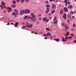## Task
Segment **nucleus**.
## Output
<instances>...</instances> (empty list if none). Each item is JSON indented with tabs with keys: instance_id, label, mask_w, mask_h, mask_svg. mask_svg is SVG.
Returning a JSON list of instances; mask_svg holds the SVG:
<instances>
[{
	"instance_id": "obj_34",
	"label": "nucleus",
	"mask_w": 76,
	"mask_h": 76,
	"mask_svg": "<svg viewBox=\"0 0 76 76\" xmlns=\"http://www.w3.org/2000/svg\"><path fill=\"white\" fill-rule=\"evenodd\" d=\"M46 7H50V6L49 5H46Z\"/></svg>"
},
{
	"instance_id": "obj_7",
	"label": "nucleus",
	"mask_w": 76,
	"mask_h": 76,
	"mask_svg": "<svg viewBox=\"0 0 76 76\" xmlns=\"http://www.w3.org/2000/svg\"><path fill=\"white\" fill-rule=\"evenodd\" d=\"M50 10V8H46V10L45 11V13H48L49 12Z\"/></svg>"
},
{
	"instance_id": "obj_54",
	"label": "nucleus",
	"mask_w": 76,
	"mask_h": 76,
	"mask_svg": "<svg viewBox=\"0 0 76 76\" xmlns=\"http://www.w3.org/2000/svg\"><path fill=\"white\" fill-rule=\"evenodd\" d=\"M47 38H48L47 37L44 38V39H47Z\"/></svg>"
},
{
	"instance_id": "obj_60",
	"label": "nucleus",
	"mask_w": 76,
	"mask_h": 76,
	"mask_svg": "<svg viewBox=\"0 0 76 76\" xmlns=\"http://www.w3.org/2000/svg\"><path fill=\"white\" fill-rule=\"evenodd\" d=\"M34 34H36V35H37V33H35V32H34Z\"/></svg>"
},
{
	"instance_id": "obj_19",
	"label": "nucleus",
	"mask_w": 76,
	"mask_h": 76,
	"mask_svg": "<svg viewBox=\"0 0 76 76\" xmlns=\"http://www.w3.org/2000/svg\"><path fill=\"white\" fill-rule=\"evenodd\" d=\"M62 41H67V39H64L63 37H62Z\"/></svg>"
},
{
	"instance_id": "obj_52",
	"label": "nucleus",
	"mask_w": 76,
	"mask_h": 76,
	"mask_svg": "<svg viewBox=\"0 0 76 76\" xmlns=\"http://www.w3.org/2000/svg\"><path fill=\"white\" fill-rule=\"evenodd\" d=\"M72 19H75V16H72Z\"/></svg>"
},
{
	"instance_id": "obj_15",
	"label": "nucleus",
	"mask_w": 76,
	"mask_h": 76,
	"mask_svg": "<svg viewBox=\"0 0 76 76\" xmlns=\"http://www.w3.org/2000/svg\"><path fill=\"white\" fill-rule=\"evenodd\" d=\"M69 31H67L66 32V34L65 35V37L66 36H69Z\"/></svg>"
},
{
	"instance_id": "obj_63",
	"label": "nucleus",
	"mask_w": 76,
	"mask_h": 76,
	"mask_svg": "<svg viewBox=\"0 0 76 76\" xmlns=\"http://www.w3.org/2000/svg\"><path fill=\"white\" fill-rule=\"evenodd\" d=\"M52 38H53V37H50V39H52Z\"/></svg>"
},
{
	"instance_id": "obj_42",
	"label": "nucleus",
	"mask_w": 76,
	"mask_h": 76,
	"mask_svg": "<svg viewBox=\"0 0 76 76\" xmlns=\"http://www.w3.org/2000/svg\"><path fill=\"white\" fill-rule=\"evenodd\" d=\"M4 13H6V10H4Z\"/></svg>"
},
{
	"instance_id": "obj_50",
	"label": "nucleus",
	"mask_w": 76,
	"mask_h": 76,
	"mask_svg": "<svg viewBox=\"0 0 76 76\" xmlns=\"http://www.w3.org/2000/svg\"><path fill=\"white\" fill-rule=\"evenodd\" d=\"M74 30L75 29H74L73 28L72 29V31H74Z\"/></svg>"
},
{
	"instance_id": "obj_44",
	"label": "nucleus",
	"mask_w": 76,
	"mask_h": 76,
	"mask_svg": "<svg viewBox=\"0 0 76 76\" xmlns=\"http://www.w3.org/2000/svg\"><path fill=\"white\" fill-rule=\"evenodd\" d=\"M46 3H48L49 2H48V1H46Z\"/></svg>"
},
{
	"instance_id": "obj_35",
	"label": "nucleus",
	"mask_w": 76,
	"mask_h": 76,
	"mask_svg": "<svg viewBox=\"0 0 76 76\" xmlns=\"http://www.w3.org/2000/svg\"><path fill=\"white\" fill-rule=\"evenodd\" d=\"M14 11H15V12H18V10H17L16 9H15L14 10Z\"/></svg>"
},
{
	"instance_id": "obj_32",
	"label": "nucleus",
	"mask_w": 76,
	"mask_h": 76,
	"mask_svg": "<svg viewBox=\"0 0 76 76\" xmlns=\"http://www.w3.org/2000/svg\"><path fill=\"white\" fill-rule=\"evenodd\" d=\"M46 30H47V31H50V28H46Z\"/></svg>"
},
{
	"instance_id": "obj_21",
	"label": "nucleus",
	"mask_w": 76,
	"mask_h": 76,
	"mask_svg": "<svg viewBox=\"0 0 76 76\" xmlns=\"http://www.w3.org/2000/svg\"><path fill=\"white\" fill-rule=\"evenodd\" d=\"M32 26H33V25L31 24V25H29L28 28H32Z\"/></svg>"
},
{
	"instance_id": "obj_33",
	"label": "nucleus",
	"mask_w": 76,
	"mask_h": 76,
	"mask_svg": "<svg viewBox=\"0 0 76 76\" xmlns=\"http://www.w3.org/2000/svg\"><path fill=\"white\" fill-rule=\"evenodd\" d=\"M54 12H55V10H54L53 11H52L51 13H52V14H53V13H54Z\"/></svg>"
},
{
	"instance_id": "obj_13",
	"label": "nucleus",
	"mask_w": 76,
	"mask_h": 76,
	"mask_svg": "<svg viewBox=\"0 0 76 76\" xmlns=\"http://www.w3.org/2000/svg\"><path fill=\"white\" fill-rule=\"evenodd\" d=\"M67 8L68 9H73V6L72 5H69Z\"/></svg>"
},
{
	"instance_id": "obj_58",
	"label": "nucleus",
	"mask_w": 76,
	"mask_h": 76,
	"mask_svg": "<svg viewBox=\"0 0 76 76\" xmlns=\"http://www.w3.org/2000/svg\"><path fill=\"white\" fill-rule=\"evenodd\" d=\"M39 16H41V14H39Z\"/></svg>"
},
{
	"instance_id": "obj_16",
	"label": "nucleus",
	"mask_w": 76,
	"mask_h": 76,
	"mask_svg": "<svg viewBox=\"0 0 76 76\" xmlns=\"http://www.w3.org/2000/svg\"><path fill=\"white\" fill-rule=\"evenodd\" d=\"M26 26H27V28H29V23L28 22H26Z\"/></svg>"
},
{
	"instance_id": "obj_1",
	"label": "nucleus",
	"mask_w": 76,
	"mask_h": 76,
	"mask_svg": "<svg viewBox=\"0 0 76 76\" xmlns=\"http://www.w3.org/2000/svg\"><path fill=\"white\" fill-rule=\"evenodd\" d=\"M30 15L31 16V20L33 21V22H36V20H37L35 19V18H36V15L34 13V12H31Z\"/></svg>"
},
{
	"instance_id": "obj_43",
	"label": "nucleus",
	"mask_w": 76,
	"mask_h": 76,
	"mask_svg": "<svg viewBox=\"0 0 76 76\" xmlns=\"http://www.w3.org/2000/svg\"><path fill=\"white\" fill-rule=\"evenodd\" d=\"M67 22H68V23H70V20H68Z\"/></svg>"
},
{
	"instance_id": "obj_14",
	"label": "nucleus",
	"mask_w": 76,
	"mask_h": 76,
	"mask_svg": "<svg viewBox=\"0 0 76 76\" xmlns=\"http://www.w3.org/2000/svg\"><path fill=\"white\" fill-rule=\"evenodd\" d=\"M19 23L18 22H16L15 24H14V26L15 27H18V25Z\"/></svg>"
},
{
	"instance_id": "obj_41",
	"label": "nucleus",
	"mask_w": 76,
	"mask_h": 76,
	"mask_svg": "<svg viewBox=\"0 0 76 76\" xmlns=\"http://www.w3.org/2000/svg\"><path fill=\"white\" fill-rule=\"evenodd\" d=\"M70 35H71L72 37H74V35H73V34H71Z\"/></svg>"
},
{
	"instance_id": "obj_55",
	"label": "nucleus",
	"mask_w": 76,
	"mask_h": 76,
	"mask_svg": "<svg viewBox=\"0 0 76 76\" xmlns=\"http://www.w3.org/2000/svg\"><path fill=\"white\" fill-rule=\"evenodd\" d=\"M74 42H75L76 44V40H75Z\"/></svg>"
},
{
	"instance_id": "obj_57",
	"label": "nucleus",
	"mask_w": 76,
	"mask_h": 76,
	"mask_svg": "<svg viewBox=\"0 0 76 76\" xmlns=\"http://www.w3.org/2000/svg\"><path fill=\"white\" fill-rule=\"evenodd\" d=\"M31 19V17H28V19Z\"/></svg>"
},
{
	"instance_id": "obj_8",
	"label": "nucleus",
	"mask_w": 76,
	"mask_h": 76,
	"mask_svg": "<svg viewBox=\"0 0 76 76\" xmlns=\"http://www.w3.org/2000/svg\"><path fill=\"white\" fill-rule=\"evenodd\" d=\"M65 39H66V40H67V39H72V37H68L67 36H66L65 37Z\"/></svg>"
},
{
	"instance_id": "obj_23",
	"label": "nucleus",
	"mask_w": 76,
	"mask_h": 76,
	"mask_svg": "<svg viewBox=\"0 0 76 76\" xmlns=\"http://www.w3.org/2000/svg\"><path fill=\"white\" fill-rule=\"evenodd\" d=\"M63 10H61L60 11V15L61 14H63Z\"/></svg>"
},
{
	"instance_id": "obj_29",
	"label": "nucleus",
	"mask_w": 76,
	"mask_h": 76,
	"mask_svg": "<svg viewBox=\"0 0 76 76\" xmlns=\"http://www.w3.org/2000/svg\"><path fill=\"white\" fill-rule=\"evenodd\" d=\"M13 4H16V1H15V0L13 1Z\"/></svg>"
},
{
	"instance_id": "obj_31",
	"label": "nucleus",
	"mask_w": 76,
	"mask_h": 76,
	"mask_svg": "<svg viewBox=\"0 0 76 76\" xmlns=\"http://www.w3.org/2000/svg\"><path fill=\"white\" fill-rule=\"evenodd\" d=\"M56 19H57V17H55L54 19V21L56 20Z\"/></svg>"
},
{
	"instance_id": "obj_48",
	"label": "nucleus",
	"mask_w": 76,
	"mask_h": 76,
	"mask_svg": "<svg viewBox=\"0 0 76 76\" xmlns=\"http://www.w3.org/2000/svg\"><path fill=\"white\" fill-rule=\"evenodd\" d=\"M61 25H62V26H64V23H62Z\"/></svg>"
},
{
	"instance_id": "obj_37",
	"label": "nucleus",
	"mask_w": 76,
	"mask_h": 76,
	"mask_svg": "<svg viewBox=\"0 0 76 76\" xmlns=\"http://www.w3.org/2000/svg\"><path fill=\"white\" fill-rule=\"evenodd\" d=\"M70 14H71V15H73V12L72 11H71L70 12Z\"/></svg>"
},
{
	"instance_id": "obj_11",
	"label": "nucleus",
	"mask_w": 76,
	"mask_h": 76,
	"mask_svg": "<svg viewBox=\"0 0 76 76\" xmlns=\"http://www.w3.org/2000/svg\"><path fill=\"white\" fill-rule=\"evenodd\" d=\"M25 13V11L23 10H21V12H20V15H23Z\"/></svg>"
},
{
	"instance_id": "obj_27",
	"label": "nucleus",
	"mask_w": 76,
	"mask_h": 76,
	"mask_svg": "<svg viewBox=\"0 0 76 76\" xmlns=\"http://www.w3.org/2000/svg\"><path fill=\"white\" fill-rule=\"evenodd\" d=\"M28 17V15L26 16L24 18V19H27Z\"/></svg>"
},
{
	"instance_id": "obj_56",
	"label": "nucleus",
	"mask_w": 76,
	"mask_h": 76,
	"mask_svg": "<svg viewBox=\"0 0 76 76\" xmlns=\"http://www.w3.org/2000/svg\"><path fill=\"white\" fill-rule=\"evenodd\" d=\"M65 6H67V3H66V4H65Z\"/></svg>"
},
{
	"instance_id": "obj_24",
	"label": "nucleus",
	"mask_w": 76,
	"mask_h": 76,
	"mask_svg": "<svg viewBox=\"0 0 76 76\" xmlns=\"http://www.w3.org/2000/svg\"><path fill=\"white\" fill-rule=\"evenodd\" d=\"M1 4H2V5H5V3H4V2L3 1H2L1 2Z\"/></svg>"
},
{
	"instance_id": "obj_47",
	"label": "nucleus",
	"mask_w": 76,
	"mask_h": 76,
	"mask_svg": "<svg viewBox=\"0 0 76 76\" xmlns=\"http://www.w3.org/2000/svg\"><path fill=\"white\" fill-rule=\"evenodd\" d=\"M53 0H49V1L50 2H51L52 1H53Z\"/></svg>"
},
{
	"instance_id": "obj_39",
	"label": "nucleus",
	"mask_w": 76,
	"mask_h": 76,
	"mask_svg": "<svg viewBox=\"0 0 76 76\" xmlns=\"http://www.w3.org/2000/svg\"><path fill=\"white\" fill-rule=\"evenodd\" d=\"M64 3H67V0H65Z\"/></svg>"
},
{
	"instance_id": "obj_38",
	"label": "nucleus",
	"mask_w": 76,
	"mask_h": 76,
	"mask_svg": "<svg viewBox=\"0 0 76 76\" xmlns=\"http://www.w3.org/2000/svg\"><path fill=\"white\" fill-rule=\"evenodd\" d=\"M10 25V23H9V22H8L7 24H6V25Z\"/></svg>"
},
{
	"instance_id": "obj_51",
	"label": "nucleus",
	"mask_w": 76,
	"mask_h": 76,
	"mask_svg": "<svg viewBox=\"0 0 76 76\" xmlns=\"http://www.w3.org/2000/svg\"><path fill=\"white\" fill-rule=\"evenodd\" d=\"M73 27H75V25L73 24Z\"/></svg>"
},
{
	"instance_id": "obj_6",
	"label": "nucleus",
	"mask_w": 76,
	"mask_h": 76,
	"mask_svg": "<svg viewBox=\"0 0 76 76\" xmlns=\"http://www.w3.org/2000/svg\"><path fill=\"white\" fill-rule=\"evenodd\" d=\"M0 7H1V9H3V8H4L5 9H6L7 7L3 5H0Z\"/></svg>"
},
{
	"instance_id": "obj_12",
	"label": "nucleus",
	"mask_w": 76,
	"mask_h": 76,
	"mask_svg": "<svg viewBox=\"0 0 76 76\" xmlns=\"http://www.w3.org/2000/svg\"><path fill=\"white\" fill-rule=\"evenodd\" d=\"M63 18H64L65 20H66L67 19V18H66V14H64L63 16Z\"/></svg>"
},
{
	"instance_id": "obj_28",
	"label": "nucleus",
	"mask_w": 76,
	"mask_h": 76,
	"mask_svg": "<svg viewBox=\"0 0 76 76\" xmlns=\"http://www.w3.org/2000/svg\"><path fill=\"white\" fill-rule=\"evenodd\" d=\"M21 3H24V1H25V0H20Z\"/></svg>"
},
{
	"instance_id": "obj_2",
	"label": "nucleus",
	"mask_w": 76,
	"mask_h": 76,
	"mask_svg": "<svg viewBox=\"0 0 76 76\" xmlns=\"http://www.w3.org/2000/svg\"><path fill=\"white\" fill-rule=\"evenodd\" d=\"M30 12H31V11L28 9H26L24 10V13L26 14H29Z\"/></svg>"
},
{
	"instance_id": "obj_5",
	"label": "nucleus",
	"mask_w": 76,
	"mask_h": 76,
	"mask_svg": "<svg viewBox=\"0 0 76 76\" xmlns=\"http://www.w3.org/2000/svg\"><path fill=\"white\" fill-rule=\"evenodd\" d=\"M7 9H8L7 10L8 12H12V8L10 7H7Z\"/></svg>"
},
{
	"instance_id": "obj_53",
	"label": "nucleus",
	"mask_w": 76,
	"mask_h": 76,
	"mask_svg": "<svg viewBox=\"0 0 76 76\" xmlns=\"http://www.w3.org/2000/svg\"><path fill=\"white\" fill-rule=\"evenodd\" d=\"M37 24H39V21H37Z\"/></svg>"
},
{
	"instance_id": "obj_61",
	"label": "nucleus",
	"mask_w": 76,
	"mask_h": 76,
	"mask_svg": "<svg viewBox=\"0 0 76 76\" xmlns=\"http://www.w3.org/2000/svg\"><path fill=\"white\" fill-rule=\"evenodd\" d=\"M53 2H55V0H53Z\"/></svg>"
},
{
	"instance_id": "obj_49",
	"label": "nucleus",
	"mask_w": 76,
	"mask_h": 76,
	"mask_svg": "<svg viewBox=\"0 0 76 76\" xmlns=\"http://www.w3.org/2000/svg\"><path fill=\"white\" fill-rule=\"evenodd\" d=\"M68 4H70V2H68Z\"/></svg>"
},
{
	"instance_id": "obj_26",
	"label": "nucleus",
	"mask_w": 76,
	"mask_h": 76,
	"mask_svg": "<svg viewBox=\"0 0 76 76\" xmlns=\"http://www.w3.org/2000/svg\"><path fill=\"white\" fill-rule=\"evenodd\" d=\"M57 23V20H56L54 23V24L56 25V23Z\"/></svg>"
},
{
	"instance_id": "obj_22",
	"label": "nucleus",
	"mask_w": 76,
	"mask_h": 76,
	"mask_svg": "<svg viewBox=\"0 0 76 76\" xmlns=\"http://www.w3.org/2000/svg\"><path fill=\"white\" fill-rule=\"evenodd\" d=\"M59 39H55V41H57V42H58V41H59Z\"/></svg>"
},
{
	"instance_id": "obj_9",
	"label": "nucleus",
	"mask_w": 76,
	"mask_h": 76,
	"mask_svg": "<svg viewBox=\"0 0 76 76\" xmlns=\"http://www.w3.org/2000/svg\"><path fill=\"white\" fill-rule=\"evenodd\" d=\"M65 29L66 31H67V29H69V27L65 25Z\"/></svg>"
},
{
	"instance_id": "obj_62",
	"label": "nucleus",
	"mask_w": 76,
	"mask_h": 76,
	"mask_svg": "<svg viewBox=\"0 0 76 76\" xmlns=\"http://www.w3.org/2000/svg\"><path fill=\"white\" fill-rule=\"evenodd\" d=\"M34 31H32V32H31V34H33V33H34Z\"/></svg>"
},
{
	"instance_id": "obj_18",
	"label": "nucleus",
	"mask_w": 76,
	"mask_h": 76,
	"mask_svg": "<svg viewBox=\"0 0 76 76\" xmlns=\"http://www.w3.org/2000/svg\"><path fill=\"white\" fill-rule=\"evenodd\" d=\"M47 19V18L46 17H44L43 18V22H45L46 20Z\"/></svg>"
},
{
	"instance_id": "obj_46",
	"label": "nucleus",
	"mask_w": 76,
	"mask_h": 76,
	"mask_svg": "<svg viewBox=\"0 0 76 76\" xmlns=\"http://www.w3.org/2000/svg\"><path fill=\"white\" fill-rule=\"evenodd\" d=\"M39 20H41V19H42V18H39Z\"/></svg>"
},
{
	"instance_id": "obj_4",
	"label": "nucleus",
	"mask_w": 76,
	"mask_h": 76,
	"mask_svg": "<svg viewBox=\"0 0 76 76\" xmlns=\"http://www.w3.org/2000/svg\"><path fill=\"white\" fill-rule=\"evenodd\" d=\"M12 15H14V16H15V17H17L16 15H18L19 14L18 13V12H13Z\"/></svg>"
},
{
	"instance_id": "obj_40",
	"label": "nucleus",
	"mask_w": 76,
	"mask_h": 76,
	"mask_svg": "<svg viewBox=\"0 0 76 76\" xmlns=\"http://www.w3.org/2000/svg\"><path fill=\"white\" fill-rule=\"evenodd\" d=\"M16 1L18 3H19V1H20V0H16Z\"/></svg>"
},
{
	"instance_id": "obj_10",
	"label": "nucleus",
	"mask_w": 76,
	"mask_h": 76,
	"mask_svg": "<svg viewBox=\"0 0 76 76\" xmlns=\"http://www.w3.org/2000/svg\"><path fill=\"white\" fill-rule=\"evenodd\" d=\"M64 12H68V9L66 7L64 8Z\"/></svg>"
},
{
	"instance_id": "obj_25",
	"label": "nucleus",
	"mask_w": 76,
	"mask_h": 76,
	"mask_svg": "<svg viewBox=\"0 0 76 76\" xmlns=\"http://www.w3.org/2000/svg\"><path fill=\"white\" fill-rule=\"evenodd\" d=\"M11 7H13V8H15V7H16V6L13 5H11Z\"/></svg>"
},
{
	"instance_id": "obj_36",
	"label": "nucleus",
	"mask_w": 76,
	"mask_h": 76,
	"mask_svg": "<svg viewBox=\"0 0 76 76\" xmlns=\"http://www.w3.org/2000/svg\"><path fill=\"white\" fill-rule=\"evenodd\" d=\"M29 0H26L25 2L26 3H28V2H29Z\"/></svg>"
},
{
	"instance_id": "obj_30",
	"label": "nucleus",
	"mask_w": 76,
	"mask_h": 76,
	"mask_svg": "<svg viewBox=\"0 0 76 76\" xmlns=\"http://www.w3.org/2000/svg\"><path fill=\"white\" fill-rule=\"evenodd\" d=\"M46 22H48L49 21V19H46Z\"/></svg>"
},
{
	"instance_id": "obj_17",
	"label": "nucleus",
	"mask_w": 76,
	"mask_h": 76,
	"mask_svg": "<svg viewBox=\"0 0 76 76\" xmlns=\"http://www.w3.org/2000/svg\"><path fill=\"white\" fill-rule=\"evenodd\" d=\"M52 8H53V9H55L56 8V5L55 4H53L52 5Z\"/></svg>"
},
{
	"instance_id": "obj_64",
	"label": "nucleus",
	"mask_w": 76,
	"mask_h": 76,
	"mask_svg": "<svg viewBox=\"0 0 76 76\" xmlns=\"http://www.w3.org/2000/svg\"><path fill=\"white\" fill-rule=\"evenodd\" d=\"M56 1L57 2V1H58V0H56Z\"/></svg>"
},
{
	"instance_id": "obj_45",
	"label": "nucleus",
	"mask_w": 76,
	"mask_h": 76,
	"mask_svg": "<svg viewBox=\"0 0 76 76\" xmlns=\"http://www.w3.org/2000/svg\"><path fill=\"white\" fill-rule=\"evenodd\" d=\"M22 27L23 29V28H25V26H22Z\"/></svg>"
},
{
	"instance_id": "obj_20",
	"label": "nucleus",
	"mask_w": 76,
	"mask_h": 76,
	"mask_svg": "<svg viewBox=\"0 0 76 76\" xmlns=\"http://www.w3.org/2000/svg\"><path fill=\"white\" fill-rule=\"evenodd\" d=\"M67 17L68 18H70V17H71V15L70 14H68L67 15Z\"/></svg>"
},
{
	"instance_id": "obj_3",
	"label": "nucleus",
	"mask_w": 76,
	"mask_h": 76,
	"mask_svg": "<svg viewBox=\"0 0 76 76\" xmlns=\"http://www.w3.org/2000/svg\"><path fill=\"white\" fill-rule=\"evenodd\" d=\"M43 36L44 37L51 36V34L50 33L48 32L47 33V34H43Z\"/></svg>"
},
{
	"instance_id": "obj_59",
	"label": "nucleus",
	"mask_w": 76,
	"mask_h": 76,
	"mask_svg": "<svg viewBox=\"0 0 76 76\" xmlns=\"http://www.w3.org/2000/svg\"><path fill=\"white\" fill-rule=\"evenodd\" d=\"M11 25H13V23H11Z\"/></svg>"
}]
</instances>
